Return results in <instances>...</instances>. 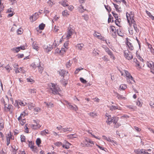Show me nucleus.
<instances>
[{"instance_id": "1", "label": "nucleus", "mask_w": 154, "mask_h": 154, "mask_svg": "<svg viewBox=\"0 0 154 154\" xmlns=\"http://www.w3.org/2000/svg\"><path fill=\"white\" fill-rule=\"evenodd\" d=\"M127 19L130 26H131L132 23L135 22L134 20V13L133 11H130L126 13Z\"/></svg>"}, {"instance_id": "2", "label": "nucleus", "mask_w": 154, "mask_h": 154, "mask_svg": "<svg viewBox=\"0 0 154 154\" xmlns=\"http://www.w3.org/2000/svg\"><path fill=\"white\" fill-rule=\"evenodd\" d=\"M49 86L52 93L54 94H59L60 92L61 91L58 86L56 84L51 83L49 84Z\"/></svg>"}, {"instance_id": "3", "label": "nucleus", "mask_w": 154, "mask_h": 154, "mask_svg": "<svg viewBox=\"0 0 154 154\" xmlns=\"http://www.w3.org/2000/svg\"><path fill=\"white\" fill-rule=\"evenodd\" d=\"M27 115L26 111H24L20 114V116L18 118V120L21 125H24L25 123L26 120L25 117Z\"/></svg>"}, {"instance_id": "4", "label": "nucleus", "mask_w": 154, "mask_h": 154, "mask_svg": "<svg viewBox=\"0 0 154 154\" xmlns=\"http://www.w3.org/2000/svg\"><path fill=\"white\" fill-rule=\"evenodd\" d=\"M120 72L122 75H124L125 76L128 82H129L130 80L134 81L133 78L128 71L125 70L122 72L121 71Z\"/></svg>"}, {"instance_id": "5", "label": "nucleus", "mask_w": 154, "mask_h": 154, "mask_svg": "<svg viewBox=\"0 0 154 154\" xmlns=\"http://www.w3.org/2000/svg\"><path fill=\"white\" fill-rule=\"evenodd\" d=\"M126 43L127 46L128 48L131 51L134 50V47L131 41L128 38H126Z\"/></svg>"}, {"instance_id": "6", "label": "nucleus", "mask_w": 154, "mask_h": 154, "mask_svg": "<svg viewBox=\"0 0 154 154\" xmlns=\"http://www.w3.org/2000/svg\"><path fill=\"white\" fill-rule=\"evenodd\" d=\"M43 48L45 51L46 52H48L50 51L53 49V46L49 44H46L44 45Z\"/></svg>"}, {"instance_id": "7", "label": "nucleus", "mask_w": 154, "mask_h": 154, "mask_svg": "<svg viewBox=\"0 0 154 154\" xmlns=\"http://www.w3.org/2000/svg\"><path fill=\"white\" fill-rule=\"evenodd\" d=\"M124 54L125 57L127 60H130L133 58V56L131 53L128 50H125L124 51Z\"/></svg>"}, {"instance_id": "8", "label": "nucleus", "mask_w": 154, "mask_h": 154, "mask_svg": "<svg viewBox=\"0 0 154 154\" xmlns=\"http://www.w3.org/2000/svg\"><path fill=\"white\" fill-rule=\"evenodd\" d=\"M84 143L86 146L88 147H91L94 145V142L88 138L85 139Z\"/></svg>"}, {"instance_id": "9", "label": "nucleus", "mask_w": 154, "mask_h": 154, "mask_svg": "<svg viewBox=\"0 0 154 154\" xmlns=\"http://www.w3.org/2000/svg\"><path fill=\"white\" fill-rule=\"evenodd\" d=\"M105 51L109 55L110 57L113 60L115 59V57L113 54L112 52L107 47H105L104 48Z\"/></svg>"}, {"instance_id": "10", "label": "nucleus", "mask_w": 154, "mask_h": 154, "mask_svg": "<svg viewBox=\"0 0 154 154\" xmlns=\"http://www.w3.org/2000/svg\"><path fill=\"white\" fill-rule=\"evenodd\" d=\"M106 122L108 125H110L113 122V117H111V116L106 114Z\"/></svg>"}, {"instance_id": "11", "label": "nucleus", "mask_w": 154, "mask_h": 154, "mask_svg": "<svg viewBox=\"0 0 154 154\" xmlns=\"http://www.w3.org/2000/svg\"><path fill=\"white\" fill-rule=\"evenodd\" d=\"M60 75L63 77V78L66 77V78H68V72L65 70L62 69L59 72Z\"/></svg>"}, {"instance_id": "12", "label": "nucleus", "mask_w": 154, "mask_h": 154, "mask_svg": "<svg viewBox=\"0 0 154 154\" xmlns=\"http://www.w3.org/2000/svg\"><path fill=\"white\" fill-rule=\"evenodd\" d=\"M94 35L95 37H97L98 39H100L101 40L104 41L105 40L104 37L102 36L100 33L97 32L96 31H94Z\"/></svg>"}, {"instance_id": "13", "label": "nucleus", "mask_w": 154, "mask_h": 154, "mask_svg": "<svg viewBox=\"0 0 154 154\" xmlns=\"http://www.w3.org/2000/svg\"><path fill=\"white\" fill-rule=\"evenodd\" d=\"M147 65L148 67L151 68V72L154 74V62H148L147 63Z\"/></svg>"}, {"instance_id": "14", "label": "nucleus", "mask_w": 154, "mask_h": 154, "mask_svg": "<svg viewBox=\"0 0 154 154\" xmlns=\"http://www.w3.org/2000/svg\"><path fill=\"white\" fill-rule=\"evenodd\" d=\"M66 102L68 105L67 107L69 109L71 110H75V111L78 110V108L75 105V106L74 107L70 103H69L67 101H66Z\"/></svg>"}, {"instance_id": "15", "label": "nucleus", "mask_w": 154, "mask_h": 154, "mask_svg": "<svg viewBox=\"0 0 154 154\" xmlns=\"http://www.w3.org/2000/svg\"><path fill=\"white\" fill-rule=\"evenodd\" d=\"M84 45L83 43L78 44L75 47L77 50L79 51H82L84 49Z\"/></svg>"}, {"instance_id": "16", "label": "nucleus", "mask_w": 154, "mask_h": 154, "mask_svg": "<svg viewBox=\"0 0 154 154\" xmlns=\"http://www.w3.org/2000/svg\"><path fill=\"white\" fill-rule=\"evenodd\" d=\"M39 17L38 14L37 13H35L32 16H31L30 17V20H31V22H33L34 21L36 20Z\"/></svg>"}, {"instance_id": "17", "label": "nucleus", "mask_w": 154, "mask_h": 154, "mask_svg": "<svg viewBox=\"0 0 154 154\" xmlns=\"http://www.w3.org/2000/svg\"><path fill=\"white\" fill-rule=\"evenodd\" d=\"M32 48L38 51L39 50V47L38 46V44L36 42H34L32 45Z\"/></svg>"}, {"instance_id": "18", "label": "nucleus", "mask_w": 154, "mask_h": 154, "mask_svg": "<svg viewBox=\"0 0 154 154\" xmlns=\"http://www.w3.org/2000/svg\"><path fill=\"white\" fill-rule=\"evenodd\" d=\"M29 147L34 152L37 153L38 152V150L37 147L35 146H34L32 144V143L29 145Z\"/></svg>"}, {"instance_id": "19", "label": "nucleus", "mask_w": 154, "mask_h": 154, "mask_svg": "<svg viewBox=\"0 0 154 154\" xmlns=\"http://www.w3.org/2000/svg\"><path fill=\"white\" fill-rule=\"evenodd\" d=\"M7 12L9 13L7 16V17H12L15 13L14 12V11L13 9L11 8L8 9Z\"/></svg>"}, {"instance_id": "20", "label": "nucleus", "mask_w": 154, "mask_h": 154, "mask_svg": "<svg viewBox=\"0 0 154 154\" xmlns=\"http://www.w3.org/2000/svg\"><path fill=\"white\" fill-rule=\"evenodd\" d=\"M110 109L112 111H113L116 109L122 110V108L121 107L117 105V106H115L113 105H112L110 107Z\"/></svg>"}, {"instance_id": "21", "label": "nucleus", "mask_w": 154, "mask_h": 154, "mask_svg": "<svg viewBox=\"0 0 154 154\" xmlns=\"http://www.w3.org/2000/svg\"><path fill=\"white\" fill-rule=\"evenodd\" d=\"M12 107V106L11 105H7V104H5L4 109L7 112H11L10 110Z\"/></svg>"}, {"instance_id": "22", "label": "nucleus", "mask_w": 154, "mask_h": 154, "mask_svg": "<svg viewBox=\"0 0 154 154\" xmlns=\"http://www.w3.org/2000/svg\"><path fill=\"white\" fill-rule=\"evenodd\" d=\"M73 30L72 29H69L68 31L67 35L66 36L67 38V39H69V38H71V36L73 34Z\"/></svg>"}, {"instance_id": "23", "label": "nucleus", "mask_w": 154, "mask_h": 154, "mask_svg": "<svg viewBox=\"0 0 154 154\" xmlns=\"http://www.w3.org/2000/svg\"><path fill=\"white\" fill-rule=\"evenodd\" d=\"M78 9L79 12L81 13H82L84 11H87L86 9L84 8L82 5H81L78 7Z\"/></svg>"}, {"instance_id": "24", "label": "nucleus", "mask_w": 154, "mask_h": 154, "mask_svg": "<svg viewBox=\"0 0 154 154\" xmlns=\"http://www.w3.org/2000/svg\"><path fill=\"white\" fill-rule=\"evenodd\" d=\"M116 97L119 100H125L126 99V98L125 97H124L122 95L120 94L117 93H116Z\"/></svg>"}, {"instance_id": "25", "label": "nucleus", "mask_w": 154, "mask_h": 154, "mask_svg": "<svg viewBox=\"0 0 154 154\" xmlns=\"http://www.w3.org/2000/svg\"><path fill=\"white\" fill-rule=\"evenodd\" d=\"M72 129L70 127L66 128H63L62 131H60V132L62 133H65L67 131H72Z\"/></svg>"}, {"instance_id": "26", "label": "nucleus", "mask_w": 154, "mask_h": 154, "mask_svg": "<svg viewBox=\"0 0 154 154\" xmlns=\"http://www.w3.org/2000/svg\"><path fill=\"white\" fill-rule=\"evenodd\" d=\"M59 3L64 7L67 6L69 5L68 2L66 0H63Z\"/></svg>"}, {"instance_id": "27", "label": "nucleus", "mask_w": 154, "mask_h": 154, "mask_svg": "<svg viewBox=\"0 0 154 154\" xmlns=\"http://www.w3.org/2000/svg\"><path fill=\"white\" fill-rule=\"evenodd\" d=\"M61 39H62V38L59 39V38H57L56 40H55L52 45L55 47L59 45L58 41L59 40L60 42H61L62 41Z\"/></svg>"}, {"instance_id": "28", "label": "nucleus", "mask_w": 154, "mask_h": 154, "mask_svg": "<svg viewBox=\"0 0 154 154\" xmlns=\"http://www.w3.org/2000/svg\"><path fill=\"white\" fill-rule=\"evenodd\" d=\"M65 144L62 145L63 147L66 149H69V146L71 145L66 140H65Z\"/></svg>"}, {"instance_id": "29", "label": "nucleus", "mask_w": 154, "mask_h": 154, "mask_svg": "<svg viewBox=\"0 0 154 154\" xmlns=\"http://www.w3.org/2000/svg\"><path fill=\"white\" fill-rule=\"evenodd\" d=\"M62 15L63 17H67L69 15V13L67 10H65L62 12Z\"/></svg>"}, {"instance_id": "30", "label": "nucleus", "mask_w": 154, "mask_h": 154, "mask_svg": "<svg viewBox=\"0 0 154 154\" xmlns=\"http://www.w3.org/2000/svg\"><path fill=\"white\" fill-rule=\"evenodd\" d=\"M28 108L30 110H31L35 106V104L32 103H29L27 104Z\"/></svg>"}, {"instance_id": "31", "label": "nucleus", "mask_w": 154, "mask_h": 154, "mask_svg": "<svg viewBox=\"0 0 154 154\" xmlns=\"http://www.w3.org/2000/svg\"><path fill=\"white\" fill-rule=\"evenodd\" d=\"M127 85L124 84H122L120 85L119 89L120 90H124L127 88Z\"/></svg>"}, {"instance_id": "32", "label": "nucleus", "mask_w": 154, "mask_h": 154, "mask_svg": "<svg viewBox=\"0 0 154 154\" xmlns=\"http://www.w3.org/2000/svg\"><path fill=\"white\" fill-rule=\"evenodd\" d=\"M6 138L9 139V140L12 139L14 140V137L11 134V132H10L9 133L7 134L6 136Z\"/></svg>"}, {"instance_id": "33", "label": "nucleus", "mask_w": 154, "mask_h": 154, "mask_svg": "<svg viewBox=\"0 0 154 154\" xmlns=\"http://www.w3.org/2000/svg\"><path fill=\"white\" fill-rule=\"evenodd\" d=\"M41 125L39 124H36V125H32V128L33 129H37L39 128Z\"/></svg>"}, {"instance_id": "34", "label": "nucleus", "mask_w": 154, "mask_h": 154, "mask_svg": "<svg viewBox=\"0 0 154 154\" xmlns=\"http://www.w3.org/2000/svg\"><path fill=\"white\" fill-rule=\"evenodd\" d=\"M125 106L126 107L128 108L129 109L133 110H134L136 109V107L135 106L127 105Z\"/></svg>"}, {"instance_id": "35", "label": "nucleus", "mask_w": 154, "mask_h": 154, "mask_svg": "<svg viewBox=\"0 0 154 154\" xmlns=\"http://www.w3.org/2000/svg\"><path fill=\"white\" fill-rule=\"evenodd\" d=\"M132 24H133V27L134 28L135 30L136 31V32H139V30L137 27V24H136V22H134L133 23H132Z\"/></svg>"}, {"instance_id": "36", "label": "nucleus", "mask_w": 154, "mask_h": 154, "mask_svg": "<svg viewBox=\"0 0 154 154\" xmlns=\"http://www.w3.org/2000/svg\"><path fill=\"white\" fill-rule=\"evenodd\" d=\"M103 139L104 140H106L107 141L111 142V143L114 142V141L112 140L111 139L109 138H107L105 136L103 135Z\"/></svg>"}, {"instance_id": "37", "label": "nucleus", "mask_w": 154, "mask_h": 154, "mask_svg": "<svg viewBox=\"0 0 154 154\" xmlns=\"http://www.w3.org/2000/svg\"><path fill=\"white\" fill-rule=\"evenodd\" d=\"M67 137L68 138L72 139L73 138L77 137V135L76 134H70L67 135Z\"/></svg>"}, {"instance_id": "38", "label": "nucleus", "mask_w": 154, "mask_h": 154, "mask_svg": "<svg viewBox=\"0 0 154 154\" xmlns=\"http://www.w3.org/2000/svg\"><path fill=\"white\" fill-rule=\"evenodd\" d=\"M44 103L46 104L47 107L48 108L52 107H54V104L53 103H51V102L48 103L45 102Z\"/></svg>"}, {"instance_id": "39", "label": "nucleus", "mask_w": 154, "mask_h": 154, "mask_svg": "<svg viewBox=\"0 0 154 154\" xmlns=\"http://www.w3.org/2000/svg\"><path fill=\"white\" fill-rule=\"evenodd\" d=\"M41 140L40 138H38L36 139V143L37 145L39 147H41V145H40V144L41 143Z\"/></svg>"}, {"instance_id": "40", "label": "nucleus", "mask_w": 154, "mask_h": 154, "mask_svg": "<svg viewBox=\"0 0 154 154\" xmlns=\"http://www.w3.org/2000/svg\"><path fill=\"white\" fill-rule=\"evenodd\" d=\"M88 115L92 117H94L96 116H97V113L95 112H91L89 113L88 114Z\"/></svg>"}, {"instance_id": "41", "label": "nucleus", "mask_w": 154, "mask_h": 154, "mask_svg": "<svg viewBox=\"0 0 154 154\" xmlns=\"http://www.w3.org/2000/svg\"><path fill=\"white\" fill-rule=\"evenodd\" d=\"M47 4L49 6L51 7L52 5L55 4V2L53 1H52L51 0H49L47 2Z\"/></svg>"}, {"instance_id": "42", "label": "nucleus", "mask_w": 154, "mask_h": 154, "mask_svg": "<svg viewBox=\"0 0 154 154\" xmlns=\"http://www.w3.org/2000/svg\"><path fill=\"white\" fill-rule=\"evenodd\" d=\"M68 78H66V79H64V78H63L62 79V83L63 85L65 86H66L68 83V81L67 79Z\"/></svg>"}, {"instance_id": "43", "label": "nucleus", "mask_w": 154, "mask_h": 154, "mask_svg": "<svg viewBox=\"0 0 154 154\" xmlns=\"http://www.w3.org/2000/svg\"><path fill=\"white\" fill-rule=\"evenodd\" d=\"M134 61L135 63L136 64V66H138V68L139 69H140L141 68V67L140 65V63L136 59H134Z\"/></svg>"}, {"instance_id": "44", "label": "nucleus", "mask_w": 154, "mask_h": 154, "mask_svg": "<svg viewBox=\"0 0 154 154\" xmlns=\"http://www.w3.org/2000/svg\"><path fill=\"white\" fill-rule=\"evenodd\" d=\"M4 122L2 120H0V131L2 130L4 128Z\"/></svg>"}, {"instance_id": "45", "label": "nucleus", "mask_w": 154, "mask_h": 154, "mask_svg": "<svg viewBox=\"0 0 154 154\" xmlns=\"http://www.w3.org/2000/svg\"><path fill=\"white\" fill-rule=\"evenodd\" d=\"M87 131L89 134H91L92 136V137H93L97 139H98L99 140H100V138H99V137H96L94 135H93L92 133V132H93V131H92V130H88V131Z\"/></svg>"}, {"instance_id": "46", "label": "nucleus", "mask_w": 154, "mask_h": 154, "mask_svg": "<svg viewBox=\"0 0 154 154\" xmlns=\"http://www.w3.org/2000/svg\"><path fill=\"white\" fill-rule=\"evenodd\" d=\"M13 51L14 52H15L16 53H18L19 51L20 50V48L19 47H15L13 48L11 50Z\"/></svg>"}, {"instance_id": "47", "label": "nucleus", "mask_w": 154, "mask_h": 154, "mask_svg": "<svg viewBox=\"0 0 154 154\" xmlns=\"http://www.w3.org/2000/svg\"><path fill=\"white\" fill-rule=\"evenodd\" d=\"M48 130H45L41 132V134L42 135H46L49 134Z\"/></svg>"}, {"instance_id": "48", "label": "nucleus", "mask_w": 154, "mask_h": 154, "mask_svg": "<svg viewBox=\"0 0 154 154\" xmlns=\"http://www.w3.org/2000/svg\"><path fill=\"white\" fill-rule=\"evenodd\" d=\"M19 104L22 106H24L27 104L26 103L23 101L20 100L18 102Z\"/></svg>"}, {"instance_id": "49", "label": "nucleus", "mask_w": 154, "mask_h": 154, "mask_svg": "<svg viewBox=\"0 0 154 154\" xmlns=\"http://www.w3.org/2000/svg\"><path fill=\"white\" fill-rule=\"evenodd\" d=\"M4 5H2L1 4V2L0 1V18L2 17L1 13L4 10Z\"/></svg>"}, {"instance_id": "50", "label": "nucleus", "mask_w": 154, "mask_h": 154, "mask_svg": "<svg viewBox=\"0 0 154 154\" xmlns=\"http://www.w3.org/2000/svg\"><path fill=\"white\" fill-rule=\"evenodd\" d=\"M28 91L31 94H34L36 93V90L35 89H28Z\"/></svg>"}, {"instance_id": "51", "label": "nucleus", "mask_w": 154, "mask_h": 154, "mask_svg": "<svg viewBox=\"0 0 154 154\" xmlns=\"http://www.w3.org/2000/svg\"><path fill=\"white\" fill-rule=\"evenodd\" d=\"M113 120L112 122H113V124L115 125L116 123L118 122V121L119 120V118L118 117H113Z\"/></svg>"}, {"instance_id": "52", "label": "nucleus", "mask_w": 154, "mask_h": 154, "mask_svg": "<svg viewBox=\"0 0 154 154\" xmlns=\"http://www.w3.org/2000/svg\"><path fill=\"white\" fill-rule=\"evenodd\" d=\"M23 29L21 28H19L17 30V33L18 35L21 34L23 32Z\"/></svg>"}, {"instance_id": "53", "label": "nucleus", "mask_w": 154, "mask_h": 154, "mask_svg": "<svg viewBox=\"0 0 154 154\" xmlns=\"http://www.w3.org/2000/svg\"><path fill=\"white\" fill-rule=\"evenodd\" d=\"M109 29L113 32H115L116 31V29L114 26H111L109 27Z\"/></svg>"}, {"instance_id": "54", "label": "nucleus", "mask_w": 154, "mask_h": 154, "mask_svg": "<svg viewBox=\"0 0 154 154\" xmlns=\"http://www.w3.org/2000/svg\"><path fill=\"white\" fill-rule=\"evenodd\" d=\"M38 71L41 73H42L44 70V68L40 65L39 66H38Z\"/></svg>"}, {"instance_id": "55", "label": "nucleus", "mask_w": 154, "mask_h": 154, "mask_svg": "<svg viewBox=\"0 0 154 154\" xmlns=\"http://www.w3.org/2000/svg\"><path fill=\"white\" fill-rule=\"evenodd\" d=\"M82 17L84 18V19L86 21H87L89 19V16L88 14H84L82 16Z\"/></svg>"}, {"instance_id": "56", "label": "nucleus", "mask_w": 154, "mask_h": 154, "mask_svg": "<svg viewBox=\"0 0 154 154\" xmlns=\"http://www.w3.org/2000/svg\"><path fill=\"white\" fill-rule=\"evenodd\" d=\"M21 142H25L26 139L25 137L23 135H22L21 136Z\"/></svg>"}, {"instance_id": "57", "label": "nucleus", "mask_w": 154, "mask_h": 154, "mask_svg": "<svg viewBox=\"0 0 154 154\" xmlns=\"http://www.w3.org/2000/svg\"><path fill=\"white\" fill-rule=\"evenodd\" d=\"M140 154H151V153L148 152L145 149H141Z\"/></svg>"}, {"instance_id": "58", "label": "nucleus", "mask_w": 154, "mask_h": 154, "mask_svg": "<svg viewBox=\"0 0 154 154\" xmlns=\"http://www.w3.org/2000/svg\"><path fill=\"white\" fill-rule=\"evenodd\" d=\"M45 26V24L43 23H42L39 26V29L41 30H43L44 29Z\"/></svg>"}, {"instance_id": "59", "label": "nucleus", "mask_w": 154, "mask_h": 154, "mask_svg": "<svg viewBox=\"0 0 154 154\" xmlns=\"http://www.w3.org/2000/svg\"><path fill=\"white\" fill-rule=\"evenodd\" d=\"M66 48H62L60 50L61 51V55H63L64 53H65L66 49Z\"/></svg>"}, {"instance_id": "60", "label": "nucleus", "mask_w": 154, "mask_h": 154, "mask_svg": "<svg viewBox=\"0 0 154 154\" xmlns=\"http://www.w3.org/2000/svg\"><path fill=\"white\" fill-rule=\"evenodd\" d=\"M72 63L71 62L70 60L67 62L66 64V66L67 68H69L71 66Z\"/></svg>"}, {"instance_id": "61", "label": "nucleus", "mask_w": 154, "mask_h": 154, "mask_svg": "<svg viewBox=\"0 0 154 154\" xmlns=\"http://www.w3.org/2000/svg\"><path fill=\"white\" fill-rule=\"evenodd\" d=\"M55 53L61 55L60 50L57 48L55 50Z\"/></svg>"}, {"instance_id": "62", "label": "nucleus", "mask_w": 154, "mask_h": 154, "mask_svg": "<svg viewBox=\"0 0 154 154\" xmlns=\"http://www.w3.org/2000/svg\"><path fill=\"white\" fill-rule=\"evenodd\" d=\"M22 70H23L22 68L20 67V68H18L17 69H16V70H15V72L16 73L20 72H23V71H22Z\"/></svg>"}, {"instance_id": "63", "label": "nucleus", "mask_w": 154, "mask_h": 154, "mask_svg": "<svg viewBox=\"0 0 154 154\" xmlns=\"http://www.w3.org/2000/svg\"><path fill=\"white\" fill-rule=\"evenodd\" d=\"M41 110V109L39 107H35L34 109V111L36 112H39Z\"/></svg>"}, {"instance_id": "64", "label": "nucleus", "mask_w": 154, "mask_h": 154, "mask_svg": "<svg viewBox=\"0 0 154 154\" xmlns=\"http://www.w3.org/2000/svg\"><path fill=\"white\" fill-rule=\"evenodd\" d=\"M141 149H136L134 150V152L136 154H140Z\"/></svg>"}]
</instances>
